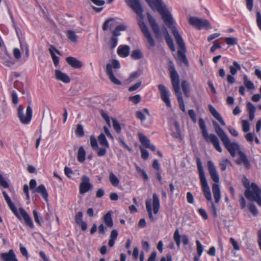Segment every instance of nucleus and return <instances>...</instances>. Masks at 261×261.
Here are the masks:
<instances>
[{
	"label": "nucleus",
	"mask_w": 261,
	"mask_h": 261,
	"mask_svg": "<svg viewBox=\"0 0 261 261\" xmlns=\"http://www.w3.org/2000/svg\"><path fill=\"white\" fill-rule=\"evenodd\" d=\"M86 152L83 146L80 147L77 153V160L80 162H83L85 160Z\"/></svg>",
	"instance_id": "nucleus-32"
},
{
	"label": "nucleus",
	"mask_w": 261,
	"mask_h": 261,
	"mask_svg": "<svg viewBox=\"0 0 261 261\" xmlns=\"http://www.w3.org/2000/svg\"><path fill=\"white\" fill-rule=\"evenodd\" d=\"M136 117L141 121H144L146 120V116L144 114L143 112L141 111L136 112Z\"/></svg>",
	"instance_id": "nucleus-60"
},
{
	"label": "nucleus",
	"mask_w": 261,
	"mask_h": 261,
	"mask_svg": "<svg viewBox=\"0 0 261 261\" xmlns=\"http://www.w3.org/2000/svg\"><path fill=\"white\" fill-rule=\"evenodd\" d=\"M244 84L248 89L253 90L255 89L253 83L248 79L246 75L244 76Z\"/></svg>",
	"instance_id": "nucleus-36"
},
{
	"label": "nucleus",
	"mask_w": 261,
	"mask_h": 261,
	"mask_svg": "<svg viewBox=\"0 0 261 261\" xmlns=\"http://www.w3.org/2000/svg\"><path fill=\"white\" fill-rule=\"evenodd\" d=\"M166 41L170 49L172 51H175V48L173 40L169 35H168L166 37Z\"/></svg>",
	"instance_id": "nucleus-40"
},
{
	"label": "nucleus",
	"mask_w": 261,
	"mask_h": 261,
	"mask_svg": "<svg viewBox=\"0 0 261 261\" xmlns=\"http://www.w3.org/2000/svg\"><path fill=\"white\" fill-rule=\"evenodd\" d=\"M156 2V10L161 15L164 22L168 27H171L173 23L171 14L168 11L167 7L162 0H154Z\"/></svg>",
	"instance_id": "nucleus-9"
},
{
	"label": "nucleus",
	"mask_w": 261,
	"mask_h": 261,
	"mask_svg": "<svg viewBox=\"0 0 261 261\" xmlns=\"http://www.w3.org/2000/svg\"><path fill=\"white\" fill-rule=\"evenodd\" d=\"M241 69V66L236 61H233V65L229 67L230 72L232 75H236L237 71L240 70Z\"/></svg>",
	"instance_id": "nucleus-31"
},
{
	"label": "nucleus",
	"mask_w": 261,
	"mask_h": 261,
	"mask_svg": "<svg viewBox=\"0 0 261 261\" xmlns=\"http://www.w3.org/2000/svg\"><path fill=\"white\" fill-rule=\"evenodd\" d=\"M153 10H156V2L154 0H145Z\"/></svg>",
	"instance_id": "nucleus-57"
},
{
	"label": "nucleus",
	"mask_w": 261,
	"mask_h": 261,
	"mask_svg": "<svg viewBox=\"0 0 261 261\" xmlns=\"http://www.w3.org/2000/svg\"><path fill=\"white\" fill-rule=\"evenodd\" d=\"M0 63L7 67H10L15 64V61L11 57L5 53L1 55Z\"/></svg>",
	"instance_id": "nucleus-16"
},
{
	"label": "nucleus",
	"mask_w": 261,
	"mask_h": 261,
	"mask_svg": "<svg viewBox=\"0 0 261 261\" xmlns=\"http://www.w3.org/2000/svg\"><path fill=\"white\" fill-rule=\"evenodd\" d=\"M207 169L211 178L215 182L212 186V191L215 202L218 203L221 198L219 187L220 177L216 168L212 161L207 162Z\"/></svg>",
	"instance_id": "nucleus-3"
},
{
	"label": "nucleus",
	"mask_w": 261,
	"mask_h": 261,
	"mask_svg": "<svg viewBox=\"0 0 261 261\" xmlns=\"http://www.w3.org/2000/svg\"><path fill=\"white\" fill-rule=\"evenodd\" d=\"M141 99V96L139 94L136 95L134 96H130L129 97V100L132 101L135 104H137L139 102H140Z\"/></svg>",
	"instance_id": "nucleus-51"
},
{
	"label": "nucleus",
	"mask_w": 261,
	"mask_h": 261,
	"mask_svg": "<svg viewBox=\"0 0 261 261\" xmlns=\"http://www.w3.org/2000/svg\"><path fill=\"white\" fill-rule=\"evenodd\" d=\"M18 117L22 123L28 124L31 121L32 117V109L31 106L27 107L24 115L23 107L22 106H19L18 108Z\"/></svg>",
	"instance_id": "nucleus-10"
},
{
	"label": "nucleus",
	"mask_w": 261,
	"mask_h": 261,
	"mask_svg": "<svg viewBox=\"0 0 261 261\" xmlns=\"http://www.w3.org/2000/svg\"><path fill=\"white\" fill-rule=\"evenodd\" d=\"M67 63L74 68H80L83 66L82 63L76 58L69 57L66 59Z\"/></svg>",
	"instance_id": "nucleus-22"
},
{
	"label": "nucleus",
	"mask_w": 261,
	"mask_h": 261,
	"mask_svg": "<svg viewBox=\"0 0 261 261\" xmlns=\"http://www.w3.org/2000/svg\"><path fill=\"white\" fill-rule=\"evenodd\" d=\"M136 168L138 172H140L144 177V178L146 180L148 179V176L145 172V171L143 169L139 167L137 165H136Z\"/></svg>",
	"instance_id": "nucleus-50"
},
{
	"label": "nucleus",
	"mask_w": 261,
	"mask_h": 261,
	"mask_svg": "<svg viewBox=\"0 0 261 261\" xmlns=\"http://www.w3.org/2000/svg\"><path fill=\"white\" fill-rule=\"evenodd\" d=\"M189 23L199 30L211 29L210 23L206 19L191 17L189 18Z\"/></svg>",
	"instance_id": "nucleus-11"
},
{
	"label": "nucleus",
	"mask_w": 261,
	"mask_h": 261,
	"mask_svg": "<svg viewBox=\"0 0 261 261\" xmlns=\"http://www.w3.org/2000/svg\"><path fill=\"white\" fill-rule=\"evenodd\" d=\"M0 257L3 261H18L12 249H10L8 252L2 253Z\"/></svg>",
	"instance_id": "nucleus-19"
},
{
	"label": "nucleus",
	"mask_w": 261,
	"mask_h": 261,
	"mask_svg": "<svg viewBox=\"0 0 261 261\" xmlns=\"http://www.w3.org/2000/svg\"><path fill=\"white\" fill-rule=\"evenodd\" d=\"M160 207V200L156 193L153 194V207L154 214H158Z\"/></svg>",
	"instance_id": "nucleus-26"
},
{
	"label": "nucleus",
	"mask_w": 261,
	"mask_h": 261,
	"mask_svg": "<svg viewBox=\"0 0 261 261\" xmlns=\"http://www.w3.org/2000/svg\"><path fill=\"white\" fill-rule=\"evenodd\" d=\"M19 212L20 216L23 218L25 224L32 228H34L33 221L29 214L22 208H19Z\"/></svg>",
	"instance_id": "nucleus-21"
},
{
	"label": "nucleus",
	"mask_w": 261,
	"mask_h": 261,
	"mask_svg": "<svg viewBox=\"0 0 261 261\" xmlns=\"http://www.w3.org/2000/svg\"><path fill=\"white\" fill-rule=\"evenodd\" d=\"M230 242L232 245L233 249L236 250H239L240 247L237 243V242L232 238L230 239Z\"/></svg>",
	"instance_id": "nucleus-61"
},
{
	"label": "nucleus",
	"mask_w": 261,
	"mask_h": 261,
	"mask_svg": "<svg viewBox=\"0 0 261 261\" xmlns=\"http://www.w3.org/2000/svg\"><path fill=\"white\" fill-rule=\"evenodd\" d=\"M242 129L246 133L250 130V124L247 120H243L242 121Z\"/></svg>",
	"instance_id": "nucleus-46"
},
{
	"label": "nucleus",
	"mask_w": 261,
	"mask_h": 261,
	"mask_svg": "<svg viewBox=\"0 0 261 261\" xmlns=\"http://www.w3.org/2000/svg\"><path fill=\"white\" fill-rule=\"evenodd\" d=\"M127 29V27L124 24H121L117 27H116V28L112 31V35L113 36H115V37H117L120 35V31H124L126 30Z\"/></svg>",
	"instance_id": "nucleus-28"
},
{
	"label": "nucleus",
	"mask_w": 261,
	"mask_h": 261,
	"mask_svg": "<svg viewBox=\"0 0 261 261\" xmlns=\"http://www.w3.org/2000/svg\"><path fill=\"white\" fill-rule=\"evenodd\" d=\"M256 23L259 30L261 31V13L259 11L256 13Z\"/></svg>",
	"instance_id": "nucleus-64"
},
{
	"label": "nucleus",
	"mask_w": 261,
	"mask_h": 261,
	"mask_svg": "<svg viewBox=\"0 0 261 261\" xmlns=\"http://www.w3.org/2000/svg\"><path fill=\"white\" fill-rule=\"evenodd\" d=\"M113 21V19H110L106 20L103 24L102 29L103 31L107 30L109 28H111L112 24H110L111 21Z\"/></svg>",
	"instance_id": "nucleus-55"
},
{
	"label": "nucleus",
	"mask_w": 261,
	"mask_h": 261,
	"mask_svg": "<svg viewBox=\"0 0 261 261\" xmlns=\"http://www.w3.org/2000/svg\"><path fill=\"white\" fill-rule=\"evenodd\" d=\"M172 23H173V22ZM172 25L173 24L169 27L172 28V34L179 48L177 51L178 60L183 63L186 66H188L189 63L185 55L186 48L185 42L177 30L174 27H172Z\"/></svg>",
	"instance_id": "nucleus-5"
},
{
	"label": "nucleus",
	"mask_w": 261,
	"mask_h": 261,
	"mask_svg": "<svg viewBox=\"0 0 261 261\" xmlns=\"http://www.w3.org/2000/svg\"><path fill=\"white\" fill-rule=\"evenodd\" d=\"M147 17L155 37L158 40H162V32L155 19L149 13L147 14Z\"/></svg>",
	"instance_id": "nucleus-13"
},
{
	"label": "nucleus",
	"mask_w": 261,
	"mask_h": 261,
	"mask_svg": "<svg viewBox=\"0 0 261 261\" xmlns=\"http://www.w3.org/2000/svg\"><path fill=\"white\" fill-rule=\"evenodd\" d=\"M245 139L249 142H252L254 138V134L249 133L245 136Z\"/></svg>",
	"instance_id": "nucleus-62"
},
{
	"label": "nucleus",
	"mask_w": 261,
	"mask_h": 261,
	"mask_svg": "<svg viewBox=\"0 0 261 261\" xmlns=\"http://www.w3.org/2000/svg\"><path fill=\"white\" fill-rule=\"evenodd\" d=\"M10 208L11 210V211L13 212V213L14 214V215L19 219H21V216L19 215V214L18 213L16 207H15V205L12 203V202H11L10 203H8Z\"/></svg>",
	"instance_id": "nucleus-42"
},
{
	"label": "nucleus",
	"mask_w": 261,
	"mask_h": 261,
	"mask_svg": "<svg viewBox=\"0 0 261 261\" xmlns=\"http://www.w3.org/2000/svg\"><path fill=\"white\" fill-rule=\"evenodd\" d=\"M208 108L211 114L213 116V117L216 119H217L222 126H225L226 125L225 122H224L221 115L215 109V108L211 105L208 106Z\"/></svg>",
	"instance_id": "nucleus-20"
},
{
	"label": "nucleus",
	"mask_w": 261,
	"mask_h": 261,
	"mask_svg": "<svg viewBox=\"0 0 261 261\" xmlns=\"http://www.w3.org/2000/svg\"><path fill=\"white\" fill-rule=\"evenodd\" d=\"M83 213L82 212H78L75 216V220L77 224H80V223L83 222Z\"/></svg>",
	"instance_id": "nucleus-56"
},
{
	"label": "nucleus",
	"mask_w": 261,
	"mask_h": 261,
	"mask_svg": "<svg viewBox=\"0 0 261 261\" xmlns=\"http://www.w3.org/2000/svg\"><path fill=\"white\" fill-rule=\"evenodd\" d=\"M55 74L56 78L58 80L61 81L65 83H68L70 81L69 77L60 70H55Z\"/></svg>",
	"instance_id": "nucleus-23"
},
{
	"label": "nucleus",
	"mask_w": 261,
	"mask_h": 261,
	"mask_svg": "<svg viewBox=\"0 0 261 261\" xmlns=\"http://www.w3.org/2000/svg\"><path fill=\"white\" fill-rule=\"evenodd\" d=\"M248 208L250 212L254 215L256 216L258 214V211L255 206V205L253 203H250L248 205Z\"/></svg>",
	"instance_id": "nucleus-48"
},
{
	"label": "nucleus",
	"mask_w": 261,
	"mask_h": 261,
	"mask_svg": "<svg viewBox=\"0 0 261 261\" xmlns=\"http://www.w3.org/2000/svg\"><path fill=\"white\" fill-rule=\"evenodd\" d=\"M109 179L111 184L114 187H117L120 183L118 178L112 172L109 173Z\"/></svg>",
	"instance_id": "nucleus-29"
},
{
	"label": "nucleus",
	"mask_w": 261,
	"mask_h": 261,
	"mask_svg": "<svg viewBox=\"0 0 261 261\" xmlns=\"http://www.w3.org/2000/svg\"><path fill=\"white\" fill-rule=\"evenodd\" d=\"M125 2L140 17L141 19L138 21V24L141 31L146 38L149 46L153 47L155 46V42L152 38L147 27L142 20L143 16V9L139 0H125Z\"/></svg>",
	"instance_id": "nucleus-1"
},
{
	"label": "nucleus",
	"mask_w": 261,
	"mask_h": 261,
	"mask_svg": "<svg viewBox=\"0 0 261 261\" xmlns=\"http://www.w3.org/2000/svg\"><path fill=\"white\" fill-rule=\"evenodd\" d=\"M170 77L173 89L176 94L180 110L185 112L186 111L184 100L179 86V77L174 66L170 68Z\"/></svg>",
	"instance_id": "nucleus-4"
},
{
	"label": "nucleus",
	"mask_w": 261,
	"mask_h": 261,
	"mask_svg": "<svg viewBox=\"0 0 261 261\" xmlns=\"http://www.w3.org/2000/svg\"><path fill=\"white\" fill-rule=\"evenodd\" d=\"M67 37L72 42H77L78 37L76 35L75 33L72 30L67 31Z\"/></svg>",
	"instance_id": "nucleus-34"
},
{
	"label": "nucleus",
	"mask_w": 261,
	"mask_h": 261,
	"mask_svg": "<svg viewBox=\"0 0 261 261\" xmlns=\"http://www.w3.org/2000/svg\"><path fill=\"white\" fill-rule=\"evenodd\" d=\"M113 126L117 133H119L121 132V127L119 123L115 119H112Z\"/></svg>",
	"instance_id": "nucleus-44"
},
{
	"label": "nucleus",
	"mask_w": 261,
	"mask_h": 261,
	"mask_svg": "<svg viewBox=\"0 0 261 261\" xmlns=\"http://www.w3.org/2000/svg\"><path fill=\"white\" fill-rule=\"evenodd\" d=\"M222 143L233 158L236 156L237 152L239 153V151H241L239 144L234 142H231L229 137L222 142Z\"/></svg>",
	"instance_id": "nucleus-12"
},
{
	"label": "nucleus",
	"mask_w": 261,
	"mask_h": 261,
	"mask_svg": "<svg viewBox=\"0 0 261 261\" xmlns=\"http://www.w3.org/2000/svg\"><path fill=\"white\" fill-rule=\"evenodd\" d=\"M158 88L160 92L162 100L166 103L168 108L171 107V103L169 98V91L163 84H160Z\"/></svg>",
	"instance_id": "nucleus-14"
},
{
	"label": "nucleus",
	"mask_w": 261,
	"mask_h": 261,
	"mask_svg": "<svg viewBox=\"0 0 261 261\" xmlns=\"http://www.w3.org/2000/svg\"><path fill=\"white\" fill-rule=\"evenodd\" d=\"M118 231L116 229L112 230L110 234V239L109 240L108 245L109 247H112L115 243V241L118 237Z\"/></svg>",
	"instance_id": "nucleus-30"
},
{
	"label": "nucleus",
	"mask_w": 261,
	"mask_h": 261,
	"mask_svg": "<svg viewBox=\"0 0 261 261\" xmlns=\"http://www.w3.org/2000/svg\"><path fill=\"white\" fill-rule=\"evenodd\" d=\"M75 135L80 137H82L84 135V128L82 124H78L77 125V127L75 130Z\"/></svg>",
	"instance_id": "nucleus-39"
},
{
	"label": "nucleus",
	"mask_w": 261,
	"mask_h": 261,
	"mask_svg": "<svg viewBox=\"0 0 261 261\" xmlns=\"http://www.w3.org/2000/svg\"><path fill=\"white\" fill-rule=\"evenodd\" d=\"M90 145L92 148L94 150L98 149V144L97 140L93 136H91L90 138Z\"/></svg>",
	"instance_id": "nucleus-45"
},
{
	"label": "nucleus",
	"mask_w": 261,
	"mask_h": 261,
	"mask_svg": "<svg viewBox=\"0 0 261 261\" xmlns=\"http://www.w3.org/2000/svg\"><path fill=\"white\" fill-rule=\"evenodd\" d=\"M103 220L105 223L109 227H112L113 226V222L110 212L107 213L103 217Z\"/></svg>",
	"instance_id": "nucleus-27"
},
{
	"label": "nucleus",
	"mask_w": 261,
	"mask_h": 261,
	"mask_svg": "<svg viewBox=\"0 0 261 261\" xmlns=\"http://www.w3.org/2000/svg\"><path fill=\"white\" fill-rule=\"evenodd\" d=\"M181 88L182 89V91L184 93V94L185 96L187 97H189V85L188 83V82L184 80L182 81L181 82Z\"/></svg>",
	"instance_id": "nucleus-38"
},
{
	"label": "nucleus",
	"mask_w": 261,
	"mask_h": 261,
	"mask_svg": "<svg viewBox=\"0 0 261 261\" xmlns=\"http://www.w3.org/2000/svg\"><path fill=\"white\" fill-rule=\"evenodd\" d=\"M199 125L201 130L203 138L206 142H211L215 148L219 152H222L218 138L215 134L208 135L205 122L202 118L199 119Z\"/></svg>",
	"instance_id": "nucleus-7"
},
{
	"label": "nucleus",
	"mask_w": 261,
	"mask_h": 261,
	"mask_svg": "<svg viewBox=\"0 0 261 261\" xmlns=\"http://www.w3.org/2000/svg\"><path fill=\"white\" fill-rule=\"evenodd\" d=\"M196 244L197 246V251L198 253V255L199 256H200L203 250V247L200 243V241L198 240H197L196 241Z\"/></svg>",
	"instance_id": "nucleus-47"
},
{
	"label": "nucleus",
	"mask_w": 261,
	"mask_h": 261,
	"mask_svg": "<svg viewBox=\"0 0 261 261\" xmlns=\"http://www.w3.org/2000/svg\"><path fill=\"white\" fill-rule=\"evenodd\" d=\"M93 187L92 184L90 182L89 178L86 175H83L82 177V181L80 185V192L83 194L88 192Z\"/></svg>",
	"instance_id": "nucleus-15"
},
{
	"label": "nucleus",
	"mask_w": 261,
	"mask_h": 261,
	"mask_svg": "<svg viewBox=\"0 0 261 261\" xmlns=\"http://www.w3.org/2000/svg\"><path fill=\"white\" fill-rule=\"evenodd\" d=\"M247 108L249 114L255 113L256 108L252 103L250 102H248L247 104Z\"/></svg>",
	"instance_id": "nucleus-49"
},
{
	"label": "nucleus",
	"mask_w": 261,
	"mask_h": 261,
	"mask_svg": "<svg viewBox=\"0 0 261 261\" xmlns=\"http://www.w3.org/2000/svg\"><path fill=\"white\" fill-rule=\"evenodd\" d=\"M106 147H101V148H99L97 149L98 150V151H97V155L98 156H104L106 154V152H107V149H106Z\"/></svg>",
	"instance_id": "nucleus-63"
},
{
	"label": "nucleus",
	"mask_w": 261,
	"mask_h": 261,
	"mask_svg": "<svg viewBox=\"0 0 261 261\" xmlns=\"http://www.w3.org/2000/svg\"><path fill=\"white\" fill-rule=\"evenodd\" d=\"M118 42V38L117 37H115V36H113L111 38L110 41V45L111 47V48L113 49L114 48L117 44Z\"/></svg>",
	"instance_id": "nucleus-53"
},
{
	"label": "nucleus",
	"mask_w": 261,
	"mask_h": 261,
	"mask_svg": "<svg viewBox=\"0 0 261 261\" xmlns=\"http://www.w3.org/2000/svg\"><path fill=\"white\" fill-rule=\"evenodd\" d=\"M130 56L133 60H137L142 58L143 55L140 49H135L132 51Z\"/></svg>",
	"instance_id": "nucleus-33"
},
{
	"label": "nucleus",
	"mask_w": 261,
	"mask_h": 261,
	"mask_svg": "<svg viewBox=\"0 0 261 261\" xmlns=\"http://www.w3.org/2000/svg\"><path fill=\"white\" fill-rule=\"evenodd\" d=\"M120 63L117 60H113L111 63L106 65V73L109 77L110 81L115 85H121V82L116 77L114 73L116 72L117 69L120 68Z\"/></svg>",
	"instance_id": "nucleus-8"
},
{
	"label": "nucleus",
	"mask_w": 261,
	"mask_h": 261,
	"mask_svg": "<svg viewBox=\"0 0 261 261\" xmlns=\"http://www.w3.org/2000/svg\"><path fill=\"white\" fill-rule=\"evenodd\" d=\"M98 140L100 145L103 146L106 148L109 147V143L106 139V138L103 134H101L98 137Z\"/></svg>",
	"instance_id": "nucleus-37"
},
{
	"label": "nucleus",
	"mask_w": 261,
	"mask_h": 261,
	"mask_svg": "<svg viewBox=\"0 0 261 261\" xmlns=\"http://www.w3.org/2000/svg\"><path fill=\"white\" fill-rule=\"evenodd\" d=\"M243 182L246 188L244 192L246 198L249 201H255L261 206V192L258 186L253 182L250 185L249 181L247 178H245Z\"/></svg>",
	"instance_id": "nucleus-2"
},
{
	"label": "nucleus",
	"mask_w": 261,
	"mask_h": 261,
	"mask_svg": "<svg viewBox=\"0 0 261 261\" xmlns=\"http://www.w3.org/2000/svg\"><path fill=\"white\" fill-rule=\"evenodd\" d=\"M100 113L102 117L106 121V123L109 125V126H110V120L108 115L103 110H101Z\"/></svg>",
	"instance_id": "nucleus-58"
},
{
	"label": "nucleus",
	"mask_w": 261,
	"mask_h": 261,
	"mask_svg": "<svg viewBox=\"0 0 261 261\" xmlns=\"http://www.w3.org/2000/svg\"><path fill=\"white\" fill-rule=\"evenodd\" d=\"M130 47L128 45H120L117 49V54L120 57L125 58L129 54Z\"/></svg>",
	"instance_id": "nucleus-24"
},
{
	"label": "nucleus",
	"mask_w": 261,
	"mask_h": 261,
	"mask_svg": "<svg viewBox=\"0 0 261 261\" xmlns=\"http://www.w3.org/2000/svg\"><path fill=\"white\" fill-rule=\"evenodd\" d=\"M196 163L197 166V169L198 171L199 179L200 181L201 185L202 188L203 192L204 195L206 198V199L208 201H212V196L211 193L210 191V188L208 185L205 176L204 171V169L202 166V162L200 160V159L199 157H197L196 158Z\"/></svg>",
	"instance_id": "nucleus-6"
},
{
	"label": "nucleus",
	"mask_w": 261,
	"mask_h": 261,
	"mask_svg": "<svg viewBox=\"0 0 261 261\" xmlns=\"http://www.w3.org/2000/svg\"><path fill=\"white\" fill-rule=\"evenodd\" d=\"M33 192L41 194L45 201H48V193L43 185L39 186Z\"/></svg>",
	"instance_id": "nucleus-25"
},
{
	"label": "nucleus",
	"mask_w": 261,
	"mask_h": 261,
	"mask_svg": "<svg viewBox=\"0 0 261 261\" xmlns=\"http://www.w3.org/2000/svg\"><path fill=\"white\" fill-rule=\"evenodd\" d=\"M139 139L141 143L146 147H147L150 144L149 140L143 135L140 134Z\"/></svg>",
	"instance_id": "nucleus-41"
},
{
	"label": "nucleus",
	"mask_w": 261,
	"mask_h": 261,
	"mask_svg": "<svg viewBox=\"0 0 261 261\" xmlns=\"http://www.w3.org/2000/svg\"><path fill=\"white\" fill-rule=\"evenodd\" d=\"M219 165L221 168V169L222 171H225L226 169V167L228 165L232 166L231 163L227 159H222L219 163Z\"/></svg>",
	"instance_id": "nucleus-35"
},
{
	"label": "nucleus",
	"mask_w": 261,
	"mask_h": 261,
	"mask_svg": "<svg viewBox=\"0 0 261 261\" xmlns=\"http://www.w3.org/2000/svg\"><path fill=\"white\" fill-rule=\"evenodd\" d=\"M188 114L189 116L190 117L192 122L194 123H196L197 122L196 117V114L193 110H189L188 111Z\"/></svg>",
	"instance_id": "nucleus-54"
},
{
	"label": "nucleus",
	"mask_w": 261,
	"mask_h": 261,
	"mask_svg": "<svg viewBox=\"0 0 261 261\" xmlns=\"http://www.w3.org/2000/svg\"><path fill=\"white\" fill-rule=\"evenodd\" d=\"M53 47H52L50 49H48L49 51L50 54V55L51 56L54 64L55 66H57L59 63V58L56 56L55 54L54 53H52V50L53 49Z\"/></svg>",
	"instance_id": "nucleus-43"
},
{
	"label": "nucleus",
	"mask_w": 261,
	"mask_h": 261,
	"mask_svg": "<svg viewBox=\"0 0 261 261\" xmlns=\"http://www.w3.org/2000/svg\"><path fill=\"white\" fill-rule=\"evenodd\" d=\"M226 43L229 45H233L237 44V39L236 38L227 37L225 38Z\"/></svg>",
	"instance_id": "nucleus-52"
},
{
	"label": "nucleus",
	"mask_w": 261,
	"mask_h": 261,
	"mask_svg": "<svg viewBox=\"0 0 261 261\" xmlns=\"http://www.w3.org/2000/svg\"><path fill=\"white\" fill-rule=\"evenodd\" d=\"M238 154L239 158L236 160V163L238 165L243 164L246 168H250V164L245 154L242 151H239Z\"/></svg>",
	"instance_id": "nucleus-17"
},
{
	"label": "nucleus",
	"mask_w": 261,
	"mask_h": 261,
	"mask_svg": "<svg viewBox=\"0 0 261 261\" xmlns=\"http://www.w3.org/2000/svg\"><path fill=\"white\" fill-rule=\"evenodd\" d=\"M0 185L5 188L9 187V184L6 179L3 177L2 174H0Z\"/></svg>",
	"instance_id": "nucleus-59"
},
{
	"label": "nucleus",
	"mask_w": 261,
	"mask_h": 261,
	"mask_svg": "<svg viewBox=\"0 0 261 261\" xmlns=\"http://www.w3.org/2000/svg\"><path fill=\"white\" fill-rule=\"evenodd\" d=\"M213 125L215 128V131L216 133L220 138L222 142H223L224 140H225L227 138H228L227 134L224 132L222 128L216 121H213Z\"/></svg>",
	"instance_id": "nucleus-18"
}]
</instances>
